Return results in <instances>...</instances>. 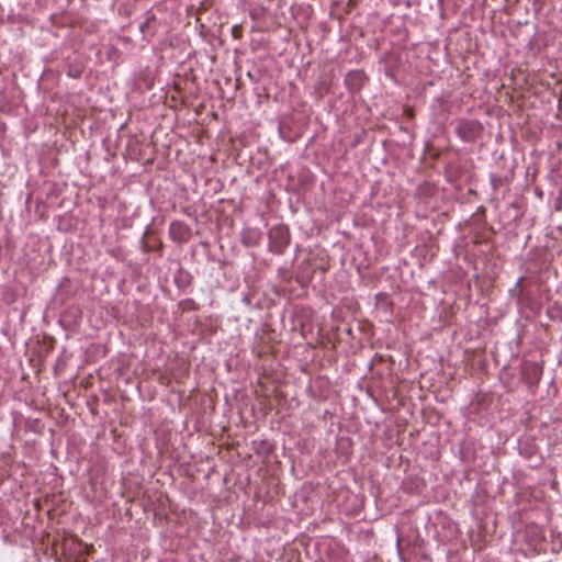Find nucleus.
Listing matches in <instances>:
<instances>
[{
	"instance_id": "obj_1",
	"label": "nucleus",
	"mask_w": 562,
	"mask_h": 562,
	"mask_svg": "<svg viewBox=\"0 0 562 562\" xmlns=\"http://www.w3.org/2000/svg\"><path fill=\"white\" fill-rule=\"evenodd\" d=\"M268 249L274 255L284 254L291 241V234L288 226L279 224L272 226L268 232Z\"/></svg>"
},
{
	"instance_id": "obj_2",
	"label": "nucleus",
	"mask_w": 562,
	"mask_h": 562,
	"mask_svg": "<svg viewBox=\"0 0 562 562\" xmlns=\"http://www.w3.org/2000/svg\"><path fill=\"white\" fill-rule=\"evenodd\" d=\"M483 125L477 120L459 119L454 133L464 143H474L482 134Z\"/></svg>"
},
{
	"instance_id": "obj_3",
	"label": "nucleus",
	"mask_w": 562,
	"mask_h": 562,
	"mask_svg": "<svg viewBox=\"0 0 562 562\" xmlns=\"http://www.w3.org/2000/svg\"><path fill=\"white\" fill-rule=\"evenodd\" d=\"M517 449L520 457L525 460L533 462L530 467L538 468L542 463V458L539 453V447L536 439L531 436H521L517 440Z\"/></svg>"
},
{
	"instance_id": "obj_4",
	"label": "nucleus",
	"mask_w": 562,
	"mask_h": 562,
	"mask_svg": "<svg viewBox=\"0 0 562 562\" xmlns=\"http://www.w3.org/2000/svg\"><path fill=\"white\" fill-rule=\"evenodd\" d=\"M169 236L173 243L186 244L191 239L192 229L182 221H172L169 226Z\"/></svg>"
},
{
	"instance_id": "obj_5",
	"label": "nucleus",
	"mask_w": 562,
	"mask_h": 562,
	"mask_svg": "<svg viewBox=\"0 0 562 562\" xmlns=\"http://www.w3.org/2000/svg\"><path fill=\"white\" fill-rule=\"evenodd\" d=\"M193 276L190 271L180 267L173 276V283L181 293H188L192 285Z\"/></svg>"
},
{
	"instance_id": "obj_6",
	"label": "nucleus",
	"mask_w": 562,
	"mask_h": 562,
	"mask_svg": "<svg viewBox=\"0 0 562 562\" xmlns=\"http://www.w3.org/2000/svg\"><path fill=\"white\" fill-rule=\"evenodd\" d=\"M366 79L362 70H351L345 77V85L349 91L357 92L363 87Z\"/></svg>"
},
{
	"instance_id": "obj_7",
	"label": "nucleus",
	"mask_w": 562,
	"mask_h": 562,
	"mask_svg": "<svg viewBox=\"0 0 562 562\" xmlns=\"http://www.w3.org/2000/svg\"><path fill=\"white\" fill-rule=\"evenodd\" d=\"M261 239V233L256 228H246L241 233V243L247 247L258 246Z\"/></svg>"
},
{
	"instance_id": "obj_8",
	"label": "nucleus",
	"mask_w": 562,
	"mask_h": 562,
	"mask_svg": "<svg viewBox=\"0 0 562 562\" xmlns=\"http://www.w3.org/2000/svg\"><path fill=\"white\" fill-rule=\"evenodd\" d=\"M156 22V16L153 13H147L144 22L139 24V32L144 37L154 35V32L150 31L151 24Z\"/></svg>"
},
{
	"instance_id": "obj_9",
	"label": "nucleus",
	"mask_w": 562,
	"mask_h": 562,
	"mask_svg": "<svg viewBox=\"0 0 562 562\" xmlns=\"http://www.w3.org/2000/svg\"><path fill=\"white\" fill-rule=\"evenodd\" d=\"M524 280V277H520L516 283L514 284V286L512 289H509V296L512 299H515L516 300V303L518 306L521 305V293H522V290H521V282Z\"/></svg>"
},
{
	"instance_id": "obj_10",
	"label": "nucleus",
	"mask_w": 562,
	"mask_h": 562,
	"mask_svg": "<svg viewBox=\"0 0 562 562\" xmlns=\"http://www.w3.org/2000/svg\"><path fill=\"white\" fill-rule=\"evenodd\" d=\"M525 374L529 375L530 379H532L536 383H538L540 381L541 375H542V369L538 364L532 363V364H529L525 369Z\"/></svg>"
},
{
	"instance_id": "obj_11",
	"label": "nucleus",
	"mask_w": 562,
	"mask_h": 562,
	"mask_svg": "<svg viewBox=\"0 0 562 562\" xmlns=\"http://www.w3.org/2000/svg\"><path fill=\"white\" fill-rule=\"evenodd\" d=\"M490 182H491V186L494 190H497L498 188H501L504 183H507L509 182V179L507 177L503 178L501 176H497V175H494V173H491L490 175Z\"/></svg>"
},
{
	"instance_id": "obj_12",
	"label": "nucleus",
	"mask_w": 562,
	"mask_h": 562,
	"mask_svg": "<svg viewBox=\"0 0 562 562\" xmlns=\"http://www.w3.org/2000/svg\"><path fill=\"white\" fill-rule=\"evenodd\" d=\"M66 74L68 77L74 79L80 78L82 75V67L78 64L69 65Z\"/></svg>"
},
{
	"instance_id": "obj_13",
	"label": "nucleus",
	"mask_w": 562,
	"mask_h": 562,
	"mask_svg": "<svg viewBox=\"0 0 562 562\" xmlns=\"http://www.w3.org/2000/svg\"><path fill=\"white\" fill-rule=\"evenodd\" d=\"M179 306L183 311H198L199 305L195 303L193 299H184L179 302Z\"/></svg>"
},
{
	"instance_id": "obj_14",
	"label": "nucleus",
	"mask_w": 562,
	"mask_h": 562,
	"mask_svg": "<svg viewBox=\"0 0 562 562\" xmlns=\"http://www.w3.org/2000/svg\"><path fill=\"white\" fill-rule=\"evenodd\" d=\"M148 234H149V226L146 227V231L140 238V247H142L143 251H145V252H149L153 250V247L146 241V237Z\"/></svg>"
},
{
	"instance_id": "obj_15",
	"label": "nucleus",
	"mask_w": 562,
	"mask_h": 562,
	"mask_svg": "<svg viewBox=\"0 0 562 562\" xmlns=\"http://www.w3.org/2000/svg\"><path fill=\"white\" fill-rule=\"evenodd\" d=\"M278 131H279V135H280V137H281L283 140H289L288 136H285V134H284V127H283V125H282V124H279Z\"/></svg>"
},
{
	"instance_id": "obj_16",
	"label": "nucleus",
	"mask_w": 562,
	"mask_h": 562,
	"mask_svg": "<svg viewBox=\"0 0 562 562\" xmlns=\"http://www.w3.org/2000/svg\"><path fill=\"white\" fill-rule=\"evenodd\" d=\"M446 175H447V178L449 181H452L454 179V176L452 175V172L450 171V169H447L446 170Z\"/></svg>"
},
{
	"instance_id": "obj_17",
	"label": "nucleus",
	"mask_w": 562,
	"mask_h": 562,
	"mask_svg": "<svg viewBox=\"0 0 562 562\" xmlns=\"http://www.w3.org/2000/svg\"><path fill=\"white\" fill-rule=\"evenodd\" d=\"M435 102L438 103L439 105H441L442 100L440 98H438V99L435 100Z\"/></svg>"
}]
</instances>
